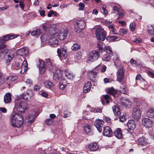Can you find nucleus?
<instances>
[{
  "instance_id": "obj_13",
  "label": "nucleus",
  "mask_w": 154,
  "mask_h": 154,
  "mask_svg": "<svg viewBox=\"0 0 154 154\" xmlns=\"http://www.w3.org/2000/svg\"><path fill=\"white\" fill-rule=\"evenodd\" d=\"M67 30L62 29L60 30L59 33H58L57 35L58 38L60 40H63L67 36Z\"/></svg>"
},
{
  "instance_id": "obj_10",
  "label": "nucleus",
  "mask_w": 154,
  "mask_h": 154,
  "mask_svg": "<svg viewBox=\"0 0 154 154\" xmlns=\"http://www.w3.org/2000/svg\"><path fill=\"white\" fill-rule=\"evenodd\" d=\"M141 111L139 108H134L133 109L132 116L134 119L138 120L141 116Z\"/></svg>"
},
{
  "instance_id": "obj_64",
  "label": "nucleus",
  "mask_w": 154,
  "mask_h": 154,
  "mask_svg": "<svg viewBox=\"0 0 154 154\" xmlns=\"http://www.w3.org/2000/svg\"><path fill=\"white\" fill-rule=\"evenodd\" d=\"M0 111L3 113H6L7 112V110L4 107H0Z\"/></svg>"
},
{
  "instance_id": "obj_56",
  "label": "nucleus",
  "mask_w": 154,
  "mask_h": 154,
  "mask_svg": "<svg viewBox=\"0 0 154 154\" xmlns=\"http://www.w3.org/2000/svg\"><path fill=\"white\" fill-rule=\"evenodd\" d=\"M127 117L125 116H122L119 118L120 121L121 122H123L126 121L127 119Z\"/></svg>"
},
{
  "instance_id": "obj_2",
  "label": "nucleus",
  "mask_w": 154,
  "mask_h": 154,
  "mask_svg": "<svg viewBox=\"0 0 154 154\" xmlns=\"http://www.w3.org/2000/svg\"><path fill=\"white\" fill-rule=\"evenodd\" d=\"M11 124L14 127H20L23 123V116L18 113H13L11 116Z\"/></svg>"
},
{
  "instance_id": "obj_47",
  "label": "nucleus",
  "mask_w": 154,
  "mask_h": 154,
  "mask_svg": "<svg viewBox=\"0 0 154 154\" xmlns=\"http://www.w3.org/2000/svg\"><path fill=\"white\" fill-rule=\"evenodd\" d=\"M80 45L77 44H74L72 47V49L73 51H76L79 49Z\"/></svg>"
},
{
  "instance_id": "obj_37",
  "label": "nucleus",
  "mask_w": 154,
  "mask_h": 154,
  "mask_svg": "<svg viewBox=\"0 0 154 154\" xmlns=\"http://www.w3.org/2000/svg\"><path fill=\"white\" fill-rule=\"evenodd\" d=\"M44 85L45 87L47 88H52L54 85L52 82L50 81H46L44 83Z\"/></svg>"
},
{
  "instance_id": "obj_8",
  "label": "nucleus",
  "mask_w": 154,
  "mask_h": 154,
  "mask_svg": "<svg viewBox=\"0 0 154 154\" xmlns=\"http://www.w3.org/2000/svg\"><path fill=\"white\" fill-rule=\"evenodd\" d=\"M17 111L20 112H24L27 109V104L25 102L21 101L17 105Z\"/></svg>"
},
{
  "instance_id": "obj_61",
  "label": "nucleus",
  "mask_w": 154,
  "mask_h": 154,
  "mask_svg": "<svg viewBox=\"0 0 154 154\" xmlns=\"http://www.w3.org/2000/svg\"><path fill=\"white\" fill-rule=\"evenodd\" d=\"M136 80H140L141 81L144 80L140 74H138L136 78Z\"/></svg>"
},
{
  "instance_id": "obj_18",
  "label": "nucleus",
  "mask_w": 154,
  "mask_h": 154,
  "mask_svg": "<svg viewBox=\"0 0 154 154\" xmlns=\"http://www.w3.org/2000/svg\"><path fill=\"white\" fill-rule=\"evenodd\" d=\"M58 42L56 38L54 37L51 38L49 41V45L52 47H57L58 45Z\"/></svg>"
},
{
  "instance_id": "obj_7",
  "label": "nucleus",
  "mask_w": 154,
  "mask_h": 154,
  "mask_svg": "<svg viewBox=\"0 0 154 154\" xmlns=\"http://www.w3.org/2000/svg\"><path fill=\"white\" fill-rule=\"evenodd\" d=\"M96 35L99 40L104 41L105 38V32L102 28H97L96 31Z\"/></svg>"
},
{
  "instance_id": "obj_26",
  "label": "nucleus",
  "mask_w": 154,
  "mask_h": 154,
  "mask_svg": "<svg viewBox=\"0 0 154 154\" xmlns=\"http://www.w3.org/2000/svg\"><path fill=\"white\" fill-rule=\"evenodd\" d=\"M35 117V113L32 115H28L25 119V120L30 123H32L34 120Z\"/></svg>"
},
{
  "instance_id": "obj_51",
  "label": "nucleus",
  "mask_w": 154,
  "mask_h": 154,
  "mask_svg": "<svg viewBox=\"0 0 154 154\" xmlns=\"http://www.w3.org/2000/svg\"><path fill=\"white\" fill-rule=\"evenodd\" d=\"M107 92L110 94H113L115 93V91L113 88L108 89L106 90Z\"/></svg>"
},
{
  "instance_id": "obj_23",
  "label": "nucleus",
  "mask_w": 154,
  "mask_h": 154,
  "mask_svg": "<svg viewBox=\"0 0 154 154\" xmlns=\"http://www.w3.org/2000/svg\"><path fill=\"white\" fill-rule=\"evenodd\" d=\"M89 150L92 151H96L99 148V146L97 145V143L96 142H93L89 145L88 146Z\"/></svg>"
},
{
  "instance_id": "obj_22",
  "label": "nucleus",
  "mask_w": 154,
  "mask_h": 154,
  "mask_svg": "<svg viewBox=\"0 0 154 154\" xmlns=\"http://www.w3.org/2000/svg\"><path fill=\"white\" fill-rule=\"evenodd\" d=\"M136 123L133 120H129L127 123V126L129 129L134 130L136 127Z\"/></svg>"
},
{
  "instance_id": "obj_54",
  "label": "nucleus",
  "mask_w": 154,
  "mask_h": 154,
  "mask_svg": "<svg viewBox=\"0 0 154 154\" xmlns=\"http://www.w3.org/2000/svg\"><path fill=\"white\" fill-rule=\"evenodd\" d=\"M64 117L67 118L69 117L71 115V113L68 111H65L64 112Z\"/></svg>"
},
{
  "instance_id": "obj_34",
  "label": "nucleus",
  "mask_w": 154,
  "mask_h": 154,
  "mask_svg": "<svg viewBox=\"0 0 154 154\" xmlns=\"http://www.w3.org/2000/svg\"><path fill=\"white\" fill-rule=\"evenodd\" d=\"M65 76L69 79H72L74 76L73 73L68 69L66 70L65 71Z\"/></svg>"
},
{
  "instance_id": "obj_50",
  "label": "nucleus",
  "mask_w": 154,
  "mask_h": 154,
  "mask_svg": "<svg viewBox=\"0 0 154 154\" xmlns=\"http://www.w3.org/2000/svg\"><path fill=\"white\" fill-rule=\"evenodd\" d=\"M18 77L17 76H10L7 78V79L11 81H14L17 79Z\"/></svg>"
},
{
  "instance_id": "obj_57",
  "label": "nucleus",
  "mask_w": 154,
  "mask_h": 154,
  "mask_svg": "<svg viewBox=\"0 0 154 154\" xmlns=\"http://www.w3.org/2000/svg\"><path fill=\"white\" fill-rule=\"evenodd\" d=\"M45 123L48 125H50L52 123V120L51 119H48L46 120Z\"/></svg>"
},
{
  "instance_id": "obj_45",
  "label": "nucleus",
  "mask_w": 154,
  "mask_h": 154,
  "mask_svg": "<svg viewBox=\"0 0 154 154\" xmlns=\"http://www.w3.org/2000/svg\"><path fill=\"white\" fill-rule=\"evenodd\" d=\"M41 33L40 30L38 29L33 31L31 32V35L36 37L38 36Z\"/></svg>"
},
{
  "instance_id": "obj_33",
  "label": "nucleus",
  "mask_w": 154,
  "mask_h": 154,
  "mask_svg": "<svg viewBox=\"0 0 154 154\" xmlns=\"http://www.w3.org/2000/svg\"><path fill=\"white\" fill-rule=\"evenodd\" d=\"M28 53V51L27 48H25L19 50L18 51V54L19 55L23 56L26 55Z\"/></svg>"
},
{
  "instance_id": "obj_63",
  "label": "nucleus",
  "mask_w": 154,
  "mask_h": 154,
  "mask_svg": "<svg viewBox=\"0 0 154 154\" xmlns=\"http://www.w3.org/2000/svg\"><path fill=\"white\" fill-rule=\"evenodd\" d=\"M146 82L144 80H143L140 82V85L141 88H143V87H145V84Z\"/></svg>"
},
{
  "instance_id": "obj_60",
  "label": "nucleus",
  "mask_w": 154,
  "mask_h": 154,
  "mask_svg": "<svg viewBox=\"0 0 154 154\" xmlns=\"http://www.w3.org/2000/svg\"><path fill=\"white\" fill-rule=\"evenodd\" d=\"M25 82L28 85H30L32 84V81L29 79H27L25 81Z\"/></svg>"
},
{
  "instance_id": "obj_38",
  "label": "nucleus",
  "mask_w": 154,
  "mask_h": 154,
  "mask_svg": "<svg viewBox=\"0 0 154 154\" xmlns=\"http://www.w3.org/2000/svg\"><path fill=\"white\" fill-rule=\"evenodd\" d=\"M147 114L148 117L151 118H154V109H149L147 112Z\"/></svg>"
},
{
  "instance_id": "obj_17",
  "label": "nucleus",
  "mask_w": 154,
  "mask_h": 154,
  "mask_svg": "<svg viewBox=\"0 0 154 154\" xmlns=\"http://www.w3.org/2000/svg\"><path fill=\"white\" fill-rule=\"evenodd\" d=\"M63 76L62 72L59 70H56L54 74L53 79L55 81H57L61 78Z\"/></svg>"
},
{
  "instance_id": "obj_59",
  "label": "nucleus",
  "mask_w": 154,
  "mask_h": 154,
  "mask_svg": "<svg viewBox=\"0 0 154 154\" xmlns=\"http://www.w3.org/2000/svg\"><path fill=\"white\" fill-rule=\"evenodd\" d=\"M78 59H80L82 56V53L81 51H78L76 55Z\"/></svg>"
},
{
  "instance_id": "obj_43",
  "label": "nucleus",
  "mask_w": 154,
  "mask_h": 154,
  "mask_svg": "<svg viewBox=\"0 0 154 154\" xmlns=\"http://www.w3.org/2000/svg\"><path fill=\"white\" fill-rule=\"evenodd\" d=\"M106 51V53L110 55H112V51L111 48L109 46H106L105 48V51Z\"/></svg>"
},
{
  "instance_id": "obj_20",
  "label": "nucleus",
  "mask_w": 154,
  "mask_h": 154,
  "mask_svg": "<svg viewBox=\"0 0 154 154\" xmlns=\"http://www.w3.org/2000/svg\"><path fill=\"white\" fill-rule=\"evenodd\" d=\"M97 74V73L96 72L92 70L88 72V73L90 79L93 81H95L96 80Z\"/></svg>"
},
{
  "instance_id": "obj_31",
  "label": "nucleus",
  "mask_w": 154,
  "mask_h": 154,
  "mask_svg": "<svg viewBox=\"0 0 154 154\" xmlns=\"http://www.w3.org/2000/svg\"><path fill=\"white\" fill-rule=\"evenodd\" d=\"M112 109L114 115L116 116H119L120 115V112L119 107L116 105L112 107Z\"/></svg>"
},
{
  "instance_id": "obj_25",
  "label": "nucleus",
  "mask_w": 154,
  "mask_h": 154,
  "mask_svg": "<svg viewBox=\"0 0 154 154\" xmlns=\"http://www.w3.org/2000/svg\"><path fill=\"white\" fill-rule=\"evenodd\" d=\"M92 85L91 82H87L84 87V92L85 93H87L90 91Z\"/></svg>"
},
{
  "instance_id": "obj_24",
  "label": "nucleus",
  "mask_w": 154,
  "mask_h": 154,
  "mask_svg": "<svg viewBox=\"0 0 154 154\" xmlns=\"http://www.w3.org/2000/svg\"><path fill=\"white\" fill-rule=\"evenodd\" d=\"M133 102L137 107L141 106L144 103V101L142 99L137 98H134L133 99Z\"/></svg>"
},
{
  "instance_id": "obj_21",
  "label": "nucleus",
  "mask_w": 154,
  "mask_h": 154,
  "mask_svg": "<svg viewBox=\"0 0 154 154\" xmlns=\"http://www.w3.org/2000/svg\"><path fill=\"white\" fill-rule=\"evenodd\" d=\"M58 57L60 58L61 57V54L64 57L65 56V54L67 52V49L66 47H64L62 48V52L61 50L58 48L57 51Z\"/></svg>"
},
{
  "instance_id": "obj_9",
  "label": "nucleus",
  "mask_w": 154,
  "mask_h": 154,
  "mask_svg": "<svg viewBox=\"0 0 154 154\" xmlns=\"http://www.w3.org/2000/svg\"><path fill=\"white\" fill-rule=\"evenodd\" d=\"M117 81L119 82H121L124 79V70L122 67H120L118 69L116 73Z\"/></svg>"
},
{
  "instance_id": "obj_6",
  "label": "nucleus",
  "mask_w": 154,
  "mask_h": 154,
  "mask_svg": "<svg viewBox=\"0 0 154 154\" xmlns=\"http://www.w3.org/2000/svg\"><path fill=\"white\" fill-rule=\"evenodd\" d=\"M99 57V54L97 51H92L88 54V60L91 62H94L97 60Z\"/></svg>"
},
{
  "instance_id": "obj_27",
  "label": "nucleus",
  "mask_w": 154,
  "mask_h": 154,
  "mask_svg": "<svg viewBox=\"0 0 154 154\" xmlns=\"http://www.w3.org/2000/svg\"><path fill=\"white\" fill-rule=\"evenodd\" d=\"M11 97L10 93H7L5 94L4 97V101L5 103H8L11 101Z\"/></svg>"
},
{
  "instance_id": "obj_53",
  "label": "nucleus",
  "mask_w": 154,
  "mask_h": 154,
  "mask_svg": "<svg viewBox=\"0 0 154 154\" xmlns=\"http://www.w3.org/2000/svg\"><path fill=\"white\" fill-rule=\"evenodd\" d=\"M91 112H100L101 111V109L100 108H91Z\"/></svg>"
},
{
  "instance_id": "obj_62",
  "label": "nucleus",
  "mask_w": 154,
  "mask_h": 154,
  "mask_svg": "<svg viewBox=\"0 0 154 154\" xmlns=\"http://www.w3.org/2000/svg\"><path fill=\"white\" fill-rule=\"evenodd\" d=\"M42 149L39 148L38 149V150L39 151H41V152L40 153V154H47L48 153V151L46 150H42Z\"/></svg>"
},
{
  "instance_id": "obj_11",
  "label": "nucleus",
  "mask_w": 154,
  "mask_h": 154,
  "mask_svg": "<svg viewBox=\"0 0 154 154\" xmlns=\"http://www.w3.org/2000/svg\"><path fill=\"white\" fill-rule=\"evenodd\" d=\"M142 124L146 128H150L152 126V122L149 119L144 118L142 120Z\"/></svg>"
},
{
  "instance_id": "obj_55",
  "label": "nucleus",
  "mask_w": 154,
  "mask_h": 154,
  "mask_svg": "<svg viewBox=\"0 0 154 154\" xmlns=\"http://www.w3.org/2000/svg\"><path fill=\"white\" fill-rule=\"evenodd\" d=\"M66 86L65 84H63L62 82H60L59 83V87L61 90H63Z\"/></svg>"
},
{
  "instance_id": "obj_48",
  "label": "nucleus",
  "mask_w": 154,
  "mask_h": 154,
  "mask_svg": "<svg viewBox=\"0 0 154 154\" xmlns=\"http://www.w3.org/2000/svg\"><path fill=\"white\" fill-rule=\"evenodd\" d=\"M136 25L135 23L134 22H132L130 24V28L131 30L133 32L134 31L135 29Z\"/></svg>"
},
{
  "instance_id": "obj_12",
  "label": "nucleus",
  "mask_w": 154,
  "mask_h": 154,
  "mask_svg": "<svg viewBox=\"0 0 154 154\" xmlns=\"http://www.w3.org/2000/svg\"><path fill=\"white\" fill-rule=\"evenodd\" d=\"M103 123L104 121L102 120L97 119L95 121L94 125L100 133L102 131V130L101 125H103Z\"/></svg>"
},
{
  "instance_id": "obj_29",
  "label": "nucleus",
  "mask_w": 154,
  "mask_h": 154,
  "mask_svg": "<svg viewBox=\"0 0 154 154\" xmlns=\"http://www.w3.org/2000/svg\"><path fill=\"white\" fill-rule=\"evenodd\" d=\"M114 134L118 138L121 139L122 137V133L120 128H117L114 132Z\"/></svg>"
},
{
  "instance_id": "obj_39",
  "label": "nucleus",
  "mask_w": 154,
  "mask_h": 154,
  "mask_svg": "<svg viewBox=\"0 0 154 154\" xmlns=\"http://www.w3.org/2000/svg\"><path fill=\"white\" fill-rule=\"evenodd\" d=\"M49 36L46 34H44L41 37V39L43 42H45L49 39Z\"/></svg>"
},
{
  "instance_id": "obj_19",
  "label": "nucleus",
  "mask_w": 154,
  "mask_h": 154,
  "mask_svg": "<svg viewBox=\"0 0 154 154\" xmlns=\"http://www.w3.org/2000/svg\"><path fill=\"white\" fill-rule=\"evenodd\" d=\"M28 68V64L26 60H24L22 64V65L21 66L20 69V71L21 74H23L27 70Z\"/></svg>"
},
{
  "instance_id": "obj_32",
  "label": "nucleus",
  "mask_w": 154,
  "mask_h": 154,
  "mask_svg": "<svg viewBox=\"0 0 154 154\" xmlns=\"http://www.w3.org/2000/svg\"><path fill=\"white\" fill-rule=\"evenodd\" d=\"M120 102L122 104L126 106L129 105H131L130 101L128 99L124 98H122L120 99Z\"/></svg>"
},
{
  "instance_id": "obj_16",
  "label": "nucleus",
  "mask_w": 154,
  "mask_h": 154,
  "mask_svg": "<svg viewBox=\"0 0 154 154\" xmlns=\"http://www.w3.org/2000/svg\"><path fill=\"white\" fill-rule=\"evenodd\" d=\"M103 133L104 135L108 137H111L112 134V131L109 126L104 128Z\"/></svg>"
},
{
  "instance_id": "obj_4",
  "label": "nucleus",
  "mask_w": 154,
  "mask_h": 154,
  "mask_svg": "<svg viewBox=\"0 0 154 154\" xmlns=\"http://www.w3.org/2000/svg\"><path fill=\"white\" fill-rule=\"evenodd\" d=\"M3 48L0 50V58L3 59L5 58L7 59L6 63L7 64H9L11 60L14 57V54L11 53H8V50L7 49Z\"/></svg>"
},
{
  "instance_id": "obj_28",
  "label": "nucleus",
  "mask_w": 154,
  "mask_h": 154,
  "mask_svg": "<svg viewBox=\"0 0 154 154\" xmlns=\"http://www.w3.org/2000/svg\"><path fill=\"white\" fill-rule=\"evenodd\" d=\"M111 98L108 95H103V98L101 100V102L103 104L106 102L107 104H108L111 100Z\"/></svg>"
},
{
  "instance_id": "obj_46",
  "label": "nucleus",
  "mask_w": 154,
  "mask_h": 154,
  "mask_svg": "<svg viewBox=\"0 0 154 154\" xmlns=\"http://www.w3.org/2000/svg\"><path fill=\"white\" fill-rule=\"evenodd\" d=\"M127 30L125 29H121L119 30V35L122 36L126 34Z\"/></svg>"
},
{
  "instance_id": "obj_35",
  "label": "nucleus",
  "mask_w": 154,
  "mask_h": 154,
  "mask_svg": "<svg viewBox=\"0 0 154 154\" xmlns=\"http://www.w3.org/2000/svg\"><path fill=\"white\" fill-rule=\"evenodd\" d=\"M103 43L100 42H98L97 45L99 52L101 53L105 52V49L103 48Z\"/></svg>"
},
{
  "instance_id": "obj_30",
  "label": "nucleus",
  "mask_w": 154,
  "mask_h": 154,
  "mask_svg": "<svg viewBox=\"0 0 154 154\" xmlns=\"http://www.w3.org/2000/svg\"><path fill=\"white\" fill-rule=\"evenodd\" d=\"M23 63V62L22 60L19 59V60L17 61L13 65V68L15 69H19L21 66H20V64H22Z\"/></svg>"
},
{
  "instance_id": "obj_1",
  "label": "nucleus",
  "mask_w": 154,
  "mask_h": 154,
  "mask_svg": "<svg viewBox=\"0 0 154 154\" xmlns=\"http://www.w3.org/2000/svg\"><path fill=\"white\" fill-rule=\"evenodd\" d=\"M38 61V65L41 74L44 73L46 69L49 71H51L53 69L54 65L50 59H46L45 61L41 59H39Z\"/></svg>"
},
{
  "instance_id": "obj_15",
  "label": "nucleus",
  "mask_w": 154,
  "mask_h": 154,
  "mask_svg": "<svg viewBox=\"0 0 154 154\" xmlns=\"http://www.w3.org/2000/svg\"><path fill=\"white\" fill-rule=\"evenodd\" d=\"M84 129L85 132L89 135H92L93 134V131L90 125L86 124L84 126Z\"/></svg>"
},
{
  "instance_id": "obj_14",
  "label": "nucleus",
  "mask_w": 154,
  "mask_h": 154,
  "mask_svg": "<svg viewBox=\"0 0 154 154\" xmlns=\"http://www.w3.org/2000/svg\"><path fill=\"white\" fill-rule=\"evenodd\" d=\"M138 145L142 146H145L148 144L149 142L144 137H142L138 139Z\"/></svg>"
},
{
  "instance_id": "obj_49",
  "label": "nucleus",
  "mask_w": 154,
  "mask_h": 154,
  "mask_svg": "<svg viewBox=\"0 0 154 154\" xmlns=\"http://www.w3.org/2000/svg\"><path fill=\"white\" fill-rule=\"evenodd\" d=\"M5 82V78L3 74L0 72V85L3 84Z\"/></svg>"
},
{
  "instance_id": "obj_36",
  "label": "nucleus",
  "mask_w": 154,
  "mask_h": 154,
  "mask_svg": "<svg viewBox=\"0 0 154 154\" xmlns=\"http://www.w3.org/2000/svg\"><path fill=\"white\" fill-rule=\"evenodd\" d=\"M111 55L105 54H103L102 57V60L106 61H109L111 59Z\"/></svg>"
},
{
  "instance_id": "obj_44",
  "label": "nucleus",
  "mask_w": 154,
  "mask_h": 154,
  "mask_svg": "<svg viewBox=\"0 0 154 154\" xmlns=\"http://www.w3.org/2000/svg\"><path fill=\"white\" fill-rule=\"evenodd\" d=\"M118 38V37L116 36H111L107 37L106 39L109 42L115 41Z\"/></svg>"
},
{
  "instance_id": "obj_5",
  "label": "nucleus",
  "mask_w": 154,
  "mask_h": 154,
  "mask_svg": "<svg viewBox=\"0 0 154 154\" xmlns=\"http://www.w3.org/2000/svg\"><path fill=\"white\" fill-rule=\"evenodd\" d=\"M85 27L86 23L85 21L81 19L77 20L75 24V31L76 33H79Z\"/></svg>"
},
{
  "instance_id": "obj_40",
  "label": "nucleus",
  "mask_w": 154,
  "mask_h": 154,
  "mask_svg": "<svg viewBox=\"0 0 154 154\" xmlns=\"http://www.w3.org/2000/svg\"><path fill=\"white\" fill-rule=\"evenodd\" d=\"M147 30L148 32L152 35H154V26H147Z\"/></svg>"
},
{
  "instance_id": "obj_41",
  "label": "nucleus",
  "mask_w": 154,
  "mask_h": 154,
  "mask_svg": "<svg viewBox=\"0 0 154 154\" xmlns=\"http://www.w3.org/2000/svg\"><path fill=\"white\" fill-rule=\"evenodd\" d=\"M28 95L26 94H22L18 96H17V98L18 99H22L24 100H27L28 98Z\"/></svg>"
},
{
  "instance_id": "obj_3",
  "label": "nucleus",
  "mask_w": 154,
  "mask_h": 154,
  "mask_svg": "<svg viewBox=\"0 0 154 154\" xmlns=\"http://www.w3.org/2000/svg\"><path fill=\"white\" fill-rule=\"evenodd\" d=\"M18 36V35L15 34H8L0 38V50L5 48L6 45L5 43L9 40L14 38Z\"/></svg>"
},
{
  "instance_id": "obj_52",
  "label": "nucleus",
  "mask_w": 154,
  "mask_h": 154,
  "mask_svg": "<svg viewBox=\"0 0 154 154\" xmlns=\"http://www.w3.org/2000/svg\"><path fill=\"white\" fill-rule=\"evenodd\" d=\"M79 10L81 11L83 10L84 9V8L85 7V5L84 3L82 2H81L79 4Z\"/></svg>"
},
{
  "instance_id": "obj_58",
  "label": "nucleus",
  "mask_w": 154,
  "mask_h": 154,
  "mask_svg": "<svg viewBox=\"0 0 154 154\" xmlns=\"http://www.w3.org/2000/svg\"><path fill=\"white\" fill-rule=\"evenodd\" d=\"M147 74L150 77L154 78V73L150 71H148Z\"/></svg>"
},
{
  "instance_id": "obj_42",
  "label": "nucleus",
  "mask_w": 154,
  "mask_h": 154,
  "mask_svg": "<svg viewBox=\"0 0 154 154\" xmlns=\"http://www.w3.org/2000/svg\"><path fill=\"white\" fill-rule=\"evenodd\" d=\"M113 59L114 60V64L115 65H117V64L120 63V60L118 55H115L114 56Z\"/></svg>"
}]
</instances>
